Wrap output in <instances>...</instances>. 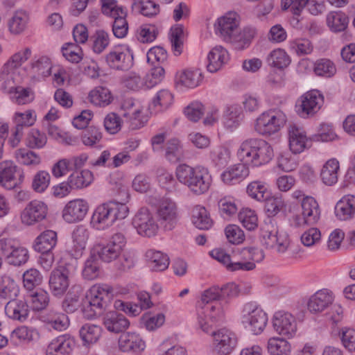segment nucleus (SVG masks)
Returning <instances> with one entry per match:
<instances>
[{
  "mask_svg": "<svg viewBox=\"0 0 355 355\" xmlns=\"http://www.w3.org/2000/svg\"><path fill=\"white\" fill-rule=\"evenodd\" d=\"M100 275V263L97 256L91 250L89 258L85 263L83 276L88 280L96 279Z\"/></svg>",
  "mask_w": 355,
  "mask_h": 355,
  "instance_id": "49",
  "label": "nucleus"
},
{
  "mask_svg": "<svg viewBox=\"0 0 355 355\" xmlns=\"http://www.w3.org/2000/svg\"><path fill=\"white\" fill-rule=\"evenodd\" d=\"M141 110L139 107H130L123 114V122L132 130H137L144 126V121L141 116Z\"/></svg>",
  "mask_w": 355,
  "mask_h": 355,
  "instance_id": "51",
  "label": "nucleus"
},
{
  "mask_svg": "<svg viewBox=\"0 0 355 355\" xmlns=\"http://www.w3.org/2000/svg\"><path fill=\"white\" fill-rule=\"evenodd\" d=\"M8 93L11 94L13 101L19 105H24L33 100L31 90L21 86L10 87Z\"/></svg>",
  "mask_w": 355,
  "mask_h": 355,
  "instance_id": "60",
  "label": "nucleus"
},
{
  "mask_svg": "<svg viewBox=\"0 0 355 355\" xmlns=\"http://www.w3.org/2000/svg\"><path fill=\"white\" fill-rule=\"evenodd\" d=\"M112 291V288L107 284H95L87 292L85 297L93 302L94 307L104 309Z\"/></svg>",
  "mask_w": 355,
  "mask_h": 355,
  "instance_id": "23",
  "label": "nucleus"
},
{
  "mask_svg": "<svg viewBox=\"0 0 355 355\" xmlns=\"http://www.w3.org/2000/svg\"><path fill=\"white\" fill-rule=\"evenodd\" d=\"M50 182V174L46 171L40 170L33 175L31 187L34 191L42 193L49 187Z\"/></svg>",
  "mask_w": 355,
  "mask_h": 355,
  "instance_id": "54",
  "label": "nucleus"
},
{
  "mask_svg": "<svg viewBox=\"0 0 355 355\" xmlns=\"http://www.w3.org/2000/svg\"><path fill=\"white\" fill-rule=\"evenodd\" d=\"M29 306L26 301L21 299L10 300L5 306L6 315L14 320L25 321L29 314Z\"/></svg>",
  "mask_w": 355,
  "mask_h": 355,
  "instance_id": "25",
  "label": "nucleus"
},
{
  "mask_svg": "<svg viewBox=\"0 0 355 355\" xmlns=\"http://www.w3.org/2000/svg\"><path fill=\"white\" fill-rule=\"evenodd\" d=\"M32 73L37 77H47L51 73L52 63L47 56L34 57L29 63Z\"/></svg>",
  "mask_w": 355,
  "mask_h": 355,
  "instance_id": "36",
  "label": "nucleus"
},
{
  "mask_svg": "<svg viewBox=\"0 0 355 355\" xmlns=\"http://www.w3.org/2000/svg\"><path fill=\"white\" fill-rule=\"evenodd\" d=\"M224 311L218 303L205 305L198 309L197 320L198 326L208 333L214 324L223 320Z\"/></svg>",
  "mask_w": 355,
  "mask_h": 355,
  "instance_id": "11",
  "label": "nucleus"
},
{
  "mask_svg": "<svg viewBox=\"0 0 355 355\" xmlns=\"http://www.w3.org/2000/svg\"><path fill=\"white\" fill-rule=\"evenodd\" d=\"M165 157L172 162H176L182 158V147L178 139H171L168 141L165 148Z\"/></svg>",
  "mask_w": 355,
  "mask_h": 355,
  "instance_id": "61",
  "label": "nucleus"
},
{
  "mask_svg": "<svg viewBox=\"0 0 355 355\" xmlns=\"http://www.w3.org/2000/svg\"><path fill=\"white\" fill-rule=\"evenodd\" d=\"M239 220L248 230H255L258 226V218L255 211L248 209H243L238 215Z\"/></svg>",
  "mask_w": 355,
  "mask_h": 355,
  "instance_id": "58",
  "label": "nucleus"
},
{
  "mask_svg": "<svg viewBox=\"0 0 355 355\" xmlns=\"http://www.w3.org/2000/svg\"><path fill=\"white\" fill-rule=\"evenodd\" d=\"M102 329L96 324H86L80 330V336L85 345L96 343L101 336Z\"/></svg>",
  "mask_w": 355,
  "mask_h": 355,
  "instance_id": "46",
  "label": "nucleus"
},
{
  "mask_svg": "<svg viewBox=\"0 0 355 355\" xmlns=\"http://www.w3.org/2000/svg\"><path fill=\"white\" fill-rule=\"evenodd\" d=\"M89 101L97 106L105 107L113 100L110 91L104 87H96L89 94Z\"/></svg>",
  "mask_w": 355,
  "mask_h": 355,
  "instance_id": "43",
  "label": "nucleus"
},
{
  "mask_svg": "<svg viewBox=\"0 0 355 355\" xmlns=\"http://www.w3.org/2000/svg\"><path fill=\"white\" fill-rule=\"evenodd\" d=\"M80 139L86 146H98L102 139V133L98 128L90 126L82 132Z\"/></svg>",
  "mask_w": 355,
  "mask_h": 355,
  "instance_id": "55",
  "label": "nucleus"
},
{
  "mask_svg": "<svg viewBox=\"0 0 355 355\" xmlns=\"http://www.w3.org/2000/svg\"><path fill=\"white\" fill-rule=\"evenodd\" d=\"M119 346L123 352L139 353L146 348V343L136 333L122 334L119 339Z\"/></svg>",
  "mask_w": 355,
  "mask_h": 355,
  "instance_id": "24",
  "label": "nucleus"
},
{
  "mask_svg": "<svg viewBox=\"0 0 355 355\" xmlns=\"http://www.w3.org/2000/svg\"><path fill=\"white\" fill-rule=\"evenodd\" d=\"M57 241V233L55 231L46 230L35 239L33 248L39 252L51 251Z\"/></svg>",
  "mask_w": 355,
  "mask_h": 355,
  "instance_id": "33",
  "label": "nucleus"
},
{
  "mask_svg": "<svg viewBox=\"0 0 355 355\" xmlns=\"http://www.w3.org/2000/svg\"><path fill=\"white\" fill-rule=\"evenodd\" d=\"M103 323L107 331L116 334L125 331L130 325L129 320L123 314L114 311L105 313Z\"/></svg>",
  "mask_w": 355,
  "mask_h": 355,
  "instance_id": "26",
  "label": "nucleus"
},
{
  "mask_svg": "<svg viewBox=\"0 0 355 355\" xmlns=\"http://www.w3.org/2000/svg\"><path fill=\"white\" fill-rule=\"evenodd\" d=\"M192 222L200 230H208L213 223L207 210L201 205H196L193 207Z\"/></svg>",
  "mask_w": 355,
  "mask_h": 355,
  "instance_id": "40",
  "label": "nucleus"
},
{
  "mask_svg": "<svg viewBox=\"0 0 355 355\" xmlns=\"http://www.w3.org/2000/svg\"><path fill=\"white\" fill-rule=\"evenodd\" d=\"M106 62L112 69L127 70L132 65V59L128 53L115 49L106 55Z\"/></svg>",
  "mask_w": 355,
  "mask_h": 355,
  "instance_id": "31",
  "label": "nucleus"
},
{
  "mask_svg": "<svg viewBox=\"0 0 355 355\" xmlns=\"http://www.w3.org/2000/svg\"><path fill=\"white\" fill-rule=\"evenodd\" d=\"M236 155L241 162L228 167L221 174L222 181L227 185H234L249 175L247 165L259 166L268 163L273 157V149L263 139L248 138L239 145Z\"/></svg>",
  "mask_w": 355,
  "mask_h": 355,
  "instance_id": "1",
  "label": "nucleus"
},
{
  "mask_svg": "<svg viewBox=\"0 0 355 355\" xmlns=\"http://www.w3.org/2000/svg\"><path fill=\"white\" fill-rule=\"evenodd\" d=\"M146 256L149 261L150 266L155 271H163L169 265V258L167 254L161 251L149 250Z\"/></svg>",
  "mask_w": 355,
  "mask_h": 355,
  "instance_id": "39",
  "label": "nucleus"
},
{
  "mask_svg": "<svg viewBox=\"0 0 355 355\" xmlns=\"http://www.w3.org/2000/svg\"><path fill=\"white\" fill-rule=\"evenodd\" d=\"M263 201H265V211L269 217L276 216L286 207L285 202L281 196H269L267 194Z\"/></svg>",
  "mask_w": 355,
  "mask_h": 355,
  "instance_id": "50",
  "label": "nucleus"
},
{
  "mask_svg": "<svg viewBox=\"0 0 355 355\" xmlns=\"http://www.w3.org/2000/svg\"><path fill=\"white\" fill-rule=\"evenodd\" d=\"M62 52L63 56L72 63H78L83 58L82 49L76 44H66L62 46Z\"/></svg>",
  "mask_w": 355,
  "mask_h": 355,
  "instance_id": "62",
  "label": "nucleus"
},
{
  "mask_svg": "<svg viewBox=\"0 0 355 355\" xmlns=\"http://www.w3.org/2000/svg\"><path fill=\"white\" fill-rule=\"evenodd\" d=\"M48 205L39 200L28 202L21 214V223L26 225H33L44 220L48 214Z\"/></svg>",
  "mask_w": 355,
  "mask_h": 355,
  "instance_id": "13",
  "label": "nucleus"
},
{
  "mask_svg": "<svg viewBox=\"0 0 355 355\" xmlns=\"http://www.w3.org/2000/svg\"><path fill=\"white\" fill-rule=\"evenodd\" d=\"M31 49L26 47L14 53L7 62L6 66L10 69H17L31 58Z\"/></svg>",
  "mask_w": 355,
  "mask_h": 355,
  "instance_id": "64",
  "label": "nucleus"
},
{
  "mask_svg": "<svg viewBox=\"0 0 355 355\" xmlns=\"http://www.w3.org/2000/svg\"><path fill=\"white\" fill-rule=\"evenodd\" d=\"M157 214L162 225L166 230H173L179 219L177 205L171 200H163L157 208Z\"/></svg>",
  "mask_w": 355,
  "mask_h": 355,
  "instance_id": "16",
  "label": "nucleus"
},
{
  "mask_svg": "<svg viewBox=\"0 0 355 355\" xmlns=\"http://www.w3.org/2000/svg\"><path fill=\"white\" fill-rule=\"evenodd\" d=\"M43 280V277L40 272L35 268H31L25 271L23 274L24 286L29 291L33 290L36 286H40Z\"/></svg>",
  "mask_w": 355,
  "mask_h": 355,
  "instance_id": "59",
  "label": "nucleus"
},
{
  "mask_svg": "<svg viewBox=\"0 0 355 355\" xmlns=\"http://www.w3.org/2000/svg\"><path fill=\"white\" fill-rule=\"evenodd\" d=\"M274 330L279 335L291 338L297 331V321L290 313L284 311H276L272 317Z\"/></svg>",
  "mask_w": 355,
  "mask_h": 355,
  "instance_id": "14",
  "label": "nucleus"
},
{
  "mask_svg": "<svg viewBox=\"0 0 355 355\" xmlns=\"http://www.w3.org/2000/svg\"><path fill=\"white\" fill-rule=\"evenodd\" d=\"M267 314L261 309L250 304L244 306L242 311V323L245 328L254 334H260L266 326Z\"/></svg>",
  "mask_w": 355,
  "mask_h": 355,
  "instance_id": "9",
  "label": "nucleus"
},
{
  "mask_svg": "<svg viewBox=\"0 0 355 355\" xmlns=\"http://www.w3.org/2000/svg\"><path fill=\"white\" fill-rule=\"evenodd\" d=\"M119 195L121 202L112 200L98 205L92 216L91 224L98 230H104L111 227L116 220L126 218L129 209L125 205L129 193L126 187L119 188Z\"/></svg>",
  "mask_w": 355,
  "mask_h": 355,
  "instance_id": "2",
  "label": "nucleus"
},
{
  "mask_svg": "<svg viewBox=\"0 0 355 355\" xmlns=\"http://www.w3.org/2000/svg\"><path fill=\"white\" fill-rule=\"evenodd\" d=\"M126 15V11H121L119 15L113 17L114 20L112 24V32L118 38H123L128 33V25L125 19Z\"/></svg>",
  "mask_w": 355,
  "mask_h": 355,
  "instance_id": "63",
  "label": "nucleus"
},
{
  "mask_svg": "<svg viewBox=\"0 0 355 355\" xmlns=\"http://www.w3.org/2000/svg\"><path fill=\"white\" fill-rule=\"evenodd\" d=\"M339 170L340 164L336 159L327 160L320 171L322 182L327 186L334 185L338 182Z\"/></svg>",
  "mask_w": 355,
  "mask_h": 355,
  "instance_id": "32",
  "label": "nucleus"
},
{
  "mask_svg": "<svg viewBox=\"0 0 355 355\" xmlns=\"http://www.w3.org/2000/svg\"><path fill=\"white\" fill-rule=\"evenodd\" d=\"M256 35V30L252 27H245L242 31L239 27L238 31L229 41L234 43L237 49H243L249 46Z\"/></svg>",
  "mask_w": 355,
  "mask_h": 355,
  "instance_id": "41",
  "label": "nucleus"
},
{
  "mask_svg": "<svg viewBox=\"0 0 355 355\" xmlns=\"http://www.w3.org/2000/svg\"><path fill=\"white\" fill-rule=\"evenodd\" d=\"M176 177L180 182L187 186L194 194L206 193L211 185V178L207 169L180 164L176 168Z\"/></svg>",
  "mask_w": 355,
  "mask_h": 355,
  "instance_id": "3",
  "label": "nucleus"
},
{
  "mask_svg": "<svg viewBox=\"0 0 355 355\" xmlns=\"http://www.w3.org/2000/svg\"><path fill=\"white\" fill-rule=\"evenodd\" d=\"M28 20L29 17L26 12L22 10L15 12L8 21L10 33L14 35L23 33L26 28Z\"/></svg>",
  "mask_w": 355,
  "mask_h": 355,
  "instance_id": "44",
  "label": "nucleus"
},
{
  "mask_svg": "<svg viewBox=\"0 0 355 355\" xmlns=\"http://www.w3.org/2000/svg\"><path fill=\"white\" fill-rule=\"evenodd\" d=\"M289 148L294 154H299L309 148L311 142L306 135V132L295 125H290L288 128Z\"/></svg>",
  "mask_w": 355,
  "mask_h": 355,
  "instance_id": "22",
  "label": "nucleus"
},
{
  "mask_svg": "<svg viewBox=\"0 0 355 355\" xmlns=\"http://www.w3.org/2000/svg\"><path fill=\"white\" fill-rule=\"evenodd\" d=\"M334 300V296L331 291L327 289H322L312 295L307 302V309L312 313L322 312Z\"/></svg>",
  "mask_w": 355,
  "mask_h": 355,
  "instance_id": "20",
  "label": "nucleus"
},
{
  "mask_svg": "<svg viewBox=\"0 0 355 355\" xmlns=\"http://www.w3.org/2000/svg\"><path fill=\"white\" fill-rule=\"evenodd\" d=\"M261 238L266 248L275 250L279 254L286 253L291 244L288 233L279 230L271 220L261 227Z\"/></svg>",
  "mask_w": 355,
  "mask_h": 355,
  "instance_id": "4",
  "label": "nucleus"
},
{
  "mask_svg": "<svg viewBox=\"0 0 355 355\" xmlns=\"http://www.w3.org/2000/svg\"><path fill=\"white\" fill-rule=\"evenodd\" d=\"M77 263L76 259H71L70 263H64L51 272L49 284L54 295L60 296L65 293L69 286V278L75 272Z\"/></svg>",
  "mask_w": 355,
  "mask_h": 355,
  "instance_id": "6",
  "label": "nucleus"
},
{
  "mask_svg": "<svg viewBox=\"0 0 355 355\" xmlns=\"http://www.w3.org/2000/svg\"><path fill=\"white\" fill-rule=\"evenodd\" d=\"M19 288L15 282L9 276H3L0 280V297L12 298L17 295Z\"/></svg>",
  "mask_w": 355,
  "mask_h": 355,
  "instance_id": "53",
  "label": "nucleus"
},
{
  "mask_svg": "<svg viewBox=\"0 0 355 355\" xmlns=\"http://www.w3.org/2000/svg\"><path fill=\"white\" fill-rule=\"evenodd\" d=\"M301 206L304 223L311 225L317 223L320 218V209L315 198L311 196L303 198Z\"/></svg>",
  "mask_w": 355,
  "mask_h": 355,
  "instance_id": "27",
  "label": "nucleus"
},
{
  "mask_svg": "<svg viewBox=\"0 0 355 355\" xmlns=\"http://www.w3.org/2000/svg\"><path fill=\"white\" fill-rule=\"evenodd\" d=\"M349 19L347 16L342 12H331L327 16V24L334 32H341L345 30Z\"/></svg>",
  "mask_w": 355,
  "mask_h": 355,
  "instance_id": "47",
  "label": "nucleus"
},
{
  "mask_svg": "<svg viewBox=\"0 0 355 355\" xmlns=\"http://www.w3.org/2000/svg\"><path fill=\"white\" fill-rule=\"evenodd\" d=\"M286 121V115L281 110H270L259 116L254 129L261 135L269 136L279 131Z\"/></svg>",
  "mask_w": 355,
  "mask_h": 355,
  "instance_id": "5",
  "label": "nucleus"
},
{
  "mask_svg": "<svg viewBox=\"0 0 355 355\" xmlns=\"http://www.w3.org/2000/svg\"><path fill=\"white\" fill-rule=\"evenodd\" d=\"M323 96L317 90L306 92L301 97V103L297 112L302 116L313 115L323 103Z\"/></svg>",
  "mask_w": 355,
  "mask_h": 355,
  "instance_id": "17",
  "label": "nucleus"
},
{
  "mask_svg": "<svg viewBox=\"0 0 355 355\" xmlns=\"http://www.w3.org/2000/svg\"><path fill=\"white\" fill-rule=\"evenodd\" d=\"M126 244V239L122 233H116L106 245L96 244L92 252L103 261L110 263L117 259Z\"/></svg>",
  "mask_w": 355,
  "mask_h": 355,
  "instance_id": "7",
  "label": "nucleus"
},
{
  "mask_svg": "<svg viewBox=\"0 0 355 355\" xmlns=\"http://www.w3.org/2000/svg\"><path fill=\"white\" fill-rule=\"evenodd\" d=\"M24 173H17V166L12 161L0 163V184L7 189H12L22 182Z\"/></svg>",
  "mask_w": 355,
  "mask_h": 355,
  "instance_id": "15",
  "label": "nucleus"
},
{
  "mask_svg": "<svg viewBox=\"0 0 355 355\" xmlns=\"http://www.w3.org/2000/svg\"><path fill=\"white\" fill-rule=\"evenodd\" d=\"M335 214L338 219L347 220L355 216V196L345 195L335 206Z\"/></svg>",
  "mask_w": 355,
  "mask_h": 355,
  "instance_id": "28",
  "label": "nucleus"
},
{
  "mask_svg": "<svg viewBox=\"0 0 355 355\" xmlns=\"http://www.w3.org/2000/svg\"><path fill=\"white\" fill-rule=\"evenodd\" d=\"M133 10L146 17H153L159 12V6L153 1H135Z\"/></svg>",
  "mask_w": 355,
  "mask_h": 355,
  "instance_id": "56",
  "label": "nucleus"
},
{
  "mask_svg": "<svg viewBox=\"0 0 355 355\" xmlns=\"http://www.w3.org/2000/svg\"><path fill=\"white\" fill-rule=\"evenodd\" d=\"M313 71L317 76L331 77L336 72V68L332 61L322 58L314 63Z\"/></svg>",
  "mask_w": 355,
  "mask_h": 355,
  "instance_id": "57",
  "label": "nucleus"
},
{
  "mask_svg": "<svg viewBox=\"0 0 355 355\" xmlns=\"http://www.w3.org/2000/svg\"><path fill=\"white\" fill-rule=\"evenodd\" d=\"M67 179L73 189H81L92 184L94 180V175L89 170L83 169L73 171Z\"/></svg>",
  "mask_w": 355,
  "mask_h": 355,
  "instance_id": "34",
  "label": "nucleus"
},
{
  "mask_svg": "<svg viewBox=\"0 0 355 355\" xmlns=\"http://www.w3.org/2000/svg\"><path fill=\"white\" fill-rule=\"evenodd\" d=\"M132 225L139 234L146 237L156 235L159 228L154 213L147 207H141L137 211L132 219Z\"/></svg>",
  "mask_w": 355,
  "mask_h": 355,
  "instance_id": "8",
  "label": "nucleus"
},
{
  "mask_svg": "<svg viewBox=\"0 0 355 355\" xmlns=\"http://www.w3.org/2000/svg\"><path fill=\"white\" fill-rule=\"evenodd\" d=\"M268 350L271 355H290L291 345L280 338H270L268 341Z\"/></svg>",
  "mask_w": 355,
  "mask_h": 355,
  "instance_id": "52",
  "label": "nucleus"
},
{
  "mask_svg": "<svg viewBox=\"0 0 355 355\" xmlns=\"http://www.w3.org/2000/svg\"><path fill=\"white\" fill-rule=\"evenodd\" d=\"M0 254L9 264L18 266L26 263L29 257L27 249L12 239H0Z\"/></svg>",
  "mask_w": 355,
  "mask_h": 355,
  "instance_id": "10",
  "label": "nucleus"
},
{
  "mask_svg": "<svg viewBox=\"0 0 355 355\" xmlns=\"http://www.w3.org/2000/svg\"><path fill=\"white\" fill-rule=\"evenodd\" d=\"M214 350L218 355H230L237 344L236 335L229 329H220L213 331Z\"/></svg>",
  "mask_w": 355,
  "mask_h": 355,
  "instance_id": "12",
  "label": "nucleus"
},
{
  "mask_svg": "<svg viewBox=\"0 0 355 355\" xmlns=\"http://www.w3.org/2000/svg\"><path fill=\"white\" fill-rule=\"evenodd\" d=\"M176 79L181 85L193 88L198 86L202 80V73L200 69H187L177 73Z\"/></svg>",
  "mask_w": 355,
  "mask_h": 355,
  "instance_id": "35",
  "label": "nucleus"
},
{
  "mask_svg": "<svg viewBox=\"0 0 355 355\" xmlns=\"http://www.w3.org/2000/svg\"><path fill=\"white\" fill-rule=\"evenodd\" d=\"M44 322L51 328L57 331L65 330L69 325V318L66 314L59 313L53 309L50 310L44 316Z\"/></svg>",
  "mask_w": 355,
  "mask_h": 355,
  "instance_id": "42",
  "label": "nucleus"
},
{
  "mask_svg": "<svg viewBox=\"0 0 355 355\" xmlns=\"http://www.w3.org/2000/svg\"><path fill=\"white\" fill-rule=\"evenodd\" d=\"M266 62L271 67L284 69L291 64V59L284 49L277 48L268 55Z\"/></svg>",
  "mask_w": 355,
  "mask_h": 355,
  "instance_id": "37",
  "label": "nucleus"
},
{
  "mask_svg": "<svg viewBox=\"0 0 355 355\" xmlns=\"http://www.w3.org/2000/svg\"><path fill=\"white\" fill-rule=\"evenodd\" d=\"M238 260L243 262H251L253 263L261 262L265 257L262 250L256 247H248L242 248L238 254H235Z\"/></svg>",
  "mask_w": 355,
  "mask_h": 355,
  "instance_id": "45",
  "label": "nucleus"
},
{
  "mask_svg": "<svg viewBox=\"0 0 355 355\" xmlns=\"http://www.w3.org/2000/svg\"><path fill=\"white\" fill-rule=\"evenodd\" d=\"M15 157L19 164L31 167H37L42 162V158L37 153L24 148L17 149Z\"/></svg>",
  "mask_w": 355,
  "mask_h": 355,
  "instance_id": "38",
  "label": "nucleus"
},
{
  "mask_svg": "<svg viewBox=\"0 0 355 355\" xmlns=\"http://www.w3.org/2000/svg\"><path fill=\"white\" fill-rule=\"evenodd\" d=\"M89 209L88 203L83 199H75L69 201L62 211V217L67 223L82 220Z\"/></svg>",
  "mask_w": 355,
  "mask_h": 355,
  "instance_id": "18",
  "label": "nucleus"
},
{
  "mask_svg": "<svg viewBox=\"0 0 355 355\" xmlns=\"http://www.w3.org/2000/svg\"><path fill=\"white\" fill-rule=\"evenodd\" d=\"M46 143L47 137L45 133L35 128L31 129L25 139L26 146L30 149L43 148Z\"/></svg>",
  "mask_w": 355,
  "mask_h": 355,
  "instance_id": "48",
  "label": "nucleus"
},
{
  "mask_svg": "<svg viewBox=\"0 0 355 355\" xmlns=\"http://www.w3.org/2000/svg\"><path fill=\"white\" fill-rule=\"evenodd\" d=\"M89 232L88 230L83 225L77 226L72 234L73 239V258L71 259H77L80 257L86 247L87 241L89 239Z\"/></svg>",
  "mask_w": 355,
  "mask_h": 355,
  "instance_id": "30",
  "label": "nucleus"
},
{
  "mask_svg": "<svg viewBox=\"0 0 355 355\" xmlns=\"http://www.w3.org/2000/svg\"><path fill=\"white\" fill-rule=\"evenodd\" d=\"M216 29L223 40L229 42L239 26V17L236 12H229L220 17L216 24Z\"/></svg>",
  "mask_w": 355,
  "mask_h": 355,
  "instance_id": "19",
  "label": "nucleus"
},
{
  "mask_svg": "<svg viewBox=\"0 0 355 355\" xmlns=\"http://www.w3.org/2000/svg\"><path fill=\"white\" fill-rule=\"evenodd\" d=\"M75 346V340L69 334L60 335L48 345L46 355H70Z\"/></svg>",
  "mask_w": 355,
  "mask_h": 355,
  "instance_id": "21",
  "label": "nucleus"
},
{
  "mask_svg": "<svg viewBox=\"0 0 355 355\" xmlns=\"http://www.w3.org/2000/svg\"><path fill=\"white\" fill-rule=\"evenodd\" d=\"M227 51L222 46H216L208 53L207 70L211 73L218 71L228 60Z\"/></svg>",
  "mask_w": 355,
  "mask_h": 355,
  "instance_id": "29",
  "label": "nucleus"
}]
</instances>
